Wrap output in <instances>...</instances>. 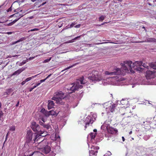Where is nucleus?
<instances>
[{
  "label": "nucleus",
  "mask_w": 156,
  "mask_h": 156,
  "mask_svg": "<svg viewBox=\"0 0 156 156\" xmlns=\"http://www.w3.org/2000/svg\"><path fill=\"white\" fill-rule=\"evenodd\" d=\"M136 85V84H133V85H132V87L133 88V87H134L135 85Z\"/></svg>",
  "instance_id": "680f3d73"
},
{
  "label": "nucleus",
  "mask_w": 156,
  "mask_h": 156,
  "mask_svg": "<svg viewBox=\"0 0 156 156\" xmlns=\"http://www.w3.org/2000/svg\"><path fill=\"white\" fill-rule=\"evenodd\" d=\"M83 88V86L80 85L79 83L76 82L74 83L72 87L70 88V90L72 91L71 92H74L76 90L80 88L81 89Z\"/></svg>",
  "instance_id": "9b49d317"
},
{
  "label": "nucleus",
  "mask_w": 156,
  "mask_h": 156,
  "mask_svg": "<svg viewBox=\"0 0 156 156\" xmlns=\"http://www.w3.org/2000/svg\"><path fill=\"white\" fill-rule=\"evenodd\" d=\"M36 144H37V146L40 145V148L41 149L43 148L45 146L48 144V143L47 142V141L46 140H42L41 139L38 141H36L35 143ZM37 145H36L35 146H37Z\"/></svg>",
  "instance_id": "1a4fd4ad"
},
{
  "label": "nucleus",
  "mask_w": 156,
  "mask_h": 156,
  "mask_svg": "<svg viewBox=\"0 0 156 156\" xmlns=\"http://www.w3.org/2000/svg\"><path fill=\"white\" fill-rule=\"evenodd\" d=\"M19 101H18V102L17 103L16 105V106H18L19 105Z\"/></svg>",
  "instance_id": "bf43d9fd"
},
{
  "label": "nucleus",
  "mask_w": 156,
  "mask_h": 156,
  "mask_svg": "<svg viewBox=\"0 0 156 156\" xmlns=\"http://www.w3.org/2000/svg\"><path fill=\"white\" fill-rule=\"evenodd\" d=\"M8 133H7L6 134V138H5V142L7 140V137H8Z\"/></svg>",
  "instance_id": "864d4df0"
},
{
  "label": "nucleus",
  "mask_w": 156,
  "mask_h": 156,
  "mask_svg": "<svg viewBox=\"0 0 156 156\" xmlns=\"http://www.w3.org/2000/svg\"><path fill=\"white\" fill-rule=\"evenodd\" d=\"M83 88V86L80 85L79 83L76 82L74 83L72 87L70 88V90L72 91L71 92H74L76 90L80 88L81 89Z\"/></svg>",
  "instance_id": "9d476101"
},
{
  "label": "nucleus",
  "mask_w": 156,
  "mask_h": 156,
  "mask_svg": "<svg viewBox=\"0 0 156 156\" xmlns=\"http://www.w3.org/2000/svg\"><path fill=\"white\" fill-rule=\"evenodd\" d=\"M51 59V57L50 58L48 59H46L43 62V63H46L49 62Z\"/></svg>",
  "instance_id": "473e14b6"
},
{
  "label": "nucleus",
  "mask_w": 156,
  "mask_h": 156,
  "mask_svg": "<svg viewBox=\"0 0 156 156\" xmlns=\"http://www.w3.org/2000/svg\"><path fill=\"white\" fill-rule=\"evenodd\" d=\"M16 22V20H14L13 21H12L11 22H10L8 23V26H11L13 24H14V23H15Z\"/></svg>",
  "instance_id": "c85d7f7f"
},
{
  "label": "nucleus",
  "mask_w": 156,
  "mask_h": 156,
  "mask_svg": "<svg viewBox=\"0 0 156 156\" xmlns=\"http://www.w3.org/2000/svg\"><path fill=\"white\" fill-rule=\"evenodd\" d=\"M86 125L85 126V129L87 128V126L90 124H92L94 122V120H93V118L90 116H88L86 119Z\"/></svg>",
  "instance_id": "4468645a"
},
{
  "label": "nucleus",
  "mask_w": 156,
  "mask_h": 156,
  "mask_svg": "<svg viewBox=\"0 0 156 156\" xmlns=\"http://www.w3.org/2000/svg\"><path fill=\"white\" fill-rule=\"evenodd\" d=\"M15 126H12L10 127L9 130L13 131H15Z\"/></svg>",
  "instance_id": "7c9ffc66"
},
{
  "label": "nucleus",
  "mask_w": 156,
  "mask_h": 156,
  "mask_svg": "<svg viewBox=\"0 0 156 156\" xmlns=\"http://www.w3.org/2000/svg\"><path fill=\"white\" fill-rule=\"evenodd\" d=\"M77 39H78V38H77V37H76L74 38L73 39V40H76Z\"/></svg>",
  "instance_id": "e2e57ef3"
},
{
  "label": "nucleus",
  "mask_w": 156,
  "mask_h": 156,
  "mask_svg": "<svg viewBox=\"0 0 156 156\" xmlns=\"http://www.w3.org/2000/svg\"><path fill=\"white\" fill-rule=\"evenodd\" d=\"M44 119L42 118V120L43 121V122H44Z\"/></svg>",
  "instance_id": "69168bd1"
},
{
  "label": "nucleus",
  "mask_w": 156,
  "mask_h": 156,
  "mask_svg": "<svg viewBox=\"0 0 156 156\" xmlns=\"http://www.w3.org/2000/svg\"><path fill=\"white\" fill-rule=\"evenodd\" d=\"M104 17L103 16H102L99 17V21H102L103 20H104Z\"/></svg>",
  "instance_id": "c9c22d12"
},
{
  "label": "nucleus",
  "mask_w": 156,
  "mask_h": 156,
  "mask_svg": "<svg viewBox=\"0 0 156 156\" xmlns=\"http://www.w3.org/2000/svg\"><path fill=\"white\" fill-rule=\"evenodd\" d=\"M42 132V134H34V138L33 139V140L34 141V143H35L36 141H38L41 139H42L43 137L47 135V133L46 131L43 130Z\"/></svg>",
  "instance_id": "423d86ee"
},
{
  "label": "nucleus",
  "mask_w": 156,
  "mask_h": 156,
  "mask_svg": "<svg viewBox=\"0 0 156 156\" xmlns=\"http://www.w3.org/2000/svg\"><path fill=\"white\" fill-rule=\"evenodd\" d=\"M39 124L40 125L43 126L45 128H47V126L46 125H44V123L43 122H39Z\"/></svg>",
  "instance_id": "f704fd0d"
},
{
  "label": "nucleus",
  "mask_w": 156,
  "mask_h": 156,
  "mask_svg": "<svg viewBox=\"0 0 156 156\" xmlns=\"http://www.w3.org/2000/svg\"><path fill=\"white\" fill-rule=\"evenodd\" d=\"M16 12L10 16V17H13L14 18L16 17V18L14 20H16V22L21 17H23L24 14H22V10H21L20 11Z\"/></svg>",
  "instance_id": "6e6552de"
},
{
  "label": "nucleus",
  "mask_w": 156,
  "mask_h": 156,
  "mask_svg": "<svg viewBox=\"0 0 156 156\" xmlns=\"http://www.w3.org/2000/svg\"><path fill=\"white\" fill-rule=\"evenodd\" d=\"M88 79L93 82H95L103 80L102 81L103 85H107V80L103 79L101 75L99 74L98 72L97 71L94 70L92 71L88 74Z\"/></svg>",
  "instance_id": "f03ea898"
},
{
  "label": "nucleus",
  "mask_w": 156,
  "mask_h": 156,
  "mask_svg": "<svg viewBox=\"0 0 156 156\" xmlns=\"http://www.w3.org/2000/svg\"><path fill=\"white\" fill-rule=\"evenodd\" d=\"M74 42V40H73V39L71 40L68 41V43H72V42Z\"/></svg>",
  "instance_id": "79ce46f5"
},
{
  "label": "nucleus",
  "mask_w": 156,
  "mask_h": 156,
  "mask_svg": "<svg viewBox=\"0 0 156 156\" xmlns=\"http://www.w3.org/2000/svg\"><path fill=\"white\" fill-rule=\"evenodd\" d=\"M26 82L25 81V80L24 81H23L22 83H21V84L22 85H23L24 84H25V83Z\"/></svg>",
  "instance_id": "de8ad7c7"
},
{
  "label": "nucleus",
  "mask_w": 156,
  "mask_h": 156,
  "mask_svg": "<svg viewBox=\"0 0 156 156\" xmlns=\"http://www.w3.org/2000/svg\"><path fill=\"white\" fill-rule=\"evenodd\" d=\"M118 132L117 130L115 129L114 128L108 129V136L109 133L114 134Z\"/></svg>",
  "instance_id": "6ab92c4d"
},
{
  "label": "nucleus",
  "mask_w": 156,
  "mask_h": 156,
  "mask_svg": "<svg viewBox=\"0 0 156 156\" xmlns=\"http://www.w3.org/2000/svg\"><path fill=\"white\" fill-rule=\"evenodd\" d=\"M12 32H7L6 34H12Z\"/></svg>",
  "instance_id": "09e8293b"
},
{
  "label": "nucleus",
  "mask_w": 156,
  "mask_h": 156,
  "mask_svg": "<svg viewBox=\"0 0 156 156\" xmlns=\"http://www.w3.org/2000/svg\"><path fill=\"white\" fill-rule=\"evenodd\" d=\"M46 79H43V80H40V82H41V83H42L43 82H44L45 81V80H46Z\"/></svg>",
  "instance_id": "a18cd8bd"
},
{
  "label": "nucleus",
  "mask_w": 156,
  "mask_h": 156,
  "mask_svg": "<svg viewBox=\"0 0 156 156\" xmlns=\"http://www.w3.org/2000/svg\"><path fill=\"white\" fill-rule=\"evenodd\" d=\"M132 63V62L131 61H125L123 63L121 64L122 66L121 69L117 68L114 69L112 72H108V75H124L126 73H129L130 72L134 73L135 70L141 72L144 70V68L140 67L143 64L142 62L137 61L131 65Z\"/></svg>",
  "instance_id": "f257e3e1"
},
{
  "label": "nucleus",
  "mask_w": 156,
  "mask_h": 156,
  "mask_svg": "<svg viewBox=\"0 0 156 156\" xmlns=\"http://www.w3.org/2000/svg\"><path fill=\"white\" fill-rule=\"evenodd\" d=\"M35 75L34 76H33L31 77H28V78H26L25 80V81L26 82H28L30 80H31L32 79H33L34 78H35V77H36V76H37V75Z\"/></svg>",
  "instance_id": "b1692460"
},
{
  "label": "nucleus",
  "mask_w": 156,
  "mask_h": 156,
  "mask_svg": "<svg viewBox=\"0 0 156 156\" xmlns=\"http://www.w3.org/2000/svg\"><path fill=\"white\" fill-rule=\"evenodd\" d=\"M51 74H50V75H48L46 78V79L48 78L49 77H50L51 76Z\"/></svg>",
  "instance_id": "603ef678"
},
{
  "label": "nucleus",
  "mask_w": 156,
  "mask_h": 156,
  "mask_svg": "<svg viewBox=\"0 0 156 156\" xmlns=\"http://www.w3.org/2000/svg\"><path fill=\"white\" fill-rule=\"evenodd\" d=\"M81 25L80 24H79L77 25H76L75 27L76 28H79L80 27Z\"/></svg>",
  "instance_id": "c03bdc74"
},
{
  "label": "nucleus",
  "mask_w": 156,
  "mask_h": 156,
  "mask_svg": "<svg viewBox=\"0 0 156 156\" xmlns=\"http://www.w3.org/2000/svg\"><path fill=\"white\" fill-rule=\"evenodd\" d=\"M8 94L7 92H5L4 93V95H8Z\"/></svg>",
  "instance_id": "052dcab7"
},
{
  "label": "nucleus",
  "mask_w": 156,
  "mask_h": 156,
  "mask_svg": "<svg viewBox=\"0 0 156 156\" xmlns=\"http://www.w3.org/2000/svg\"><path fill=\"white\" fill-rule=\"evenodd\" d=\"M111 155H112L110 151H108V156H110Z\"/></svg>",
  "instance_id": "49530a36"
},
{
  "label": "nucleus",
  "mask_w": 156,
  "mask_h": 156,
  "mask_svg": "<svg viewBox=\"0 0 156 156\" xmlns=\"http://www.w3.org/2000/svg\"><path fill=\"white\" fill-rule=\"evenodd\" d=\"M84 80V78L83 76H82V77H81L79 79V81L80 82V83L81 84H84L85 83L83 82V80Z\"/></svg>",
  "instance_id": "bb28decb"
},
{
  "label": "nucleus",
  "mask_w": 156,
  "mask_h": 156,
  "mask_svg": "<svg viewBox=\"0 0 156 156\" xmlns=\"http://www.w3.org/2000/svg\"><path fill=\"white\" fill-rule=\"evenodd\" d=\"M55 97H53L52 99L55 101L58 104H63L64 103L62 101V100L66 97L64 93L62 91H58L55 93Z\"/></svg>",
  "instance_id": "7ed1b4c3"
},
{
  "label": "nucleus",
  "mask_w": 156,
  "mask_h": 156,
  "mask_svg": "<svg viewBox=\"0 0 156 156\" xmlns=\"http://www.w3.org/2000/svg\"><path fill=\"white\" fill-rule=\"evenodd\" d=\"M48 109L52 108L54 106V103L52 101L49 100L48 101Z\"/></svg>",
  "instance_id": "a211bd4d"
},
{
  "label": "nucleus",
  "mask_w": 156,
  "mask_h": 156,
  "mask_svg": "<svg viewBox=\"0 0 156 156\" xmlns=\"http://www.w3.org/2000/svg\"><path fill=\"white\" fill-rule=\"evenodd\" d=\"M117 77H118V76H113V77H108V81H109L110 80H111V79H114V78H115V79H116V81H119L121 80H120V79H118V80L116 79ZM118 78V77H117V78Z\"/></svg>",
  "instance_id": "a878e982"
},
{
  "label": "nucleus",
  "mask_w": 156,
  "mask_h": 156,
  "mask_svg": "<svg viewBox=\"0 0 156 156\" xmlns=\"http://www.w3.org/2000/svg\"><path fill=\"white\" fill-rule=\"evenodd\" d=\"M132 131H130L129 132V134H132Z\"/></svg>",
  "instance_id": "338daca9"
},
{
  "label": "nucleus",
  "mask_w": 156,
  "mask_h": 156,
  "mask_svg": "<svg viewBox=\"0 0 156 156\" xmlns=\"http://www.w3.org/2000/svg\"><path fill=\"white\" fill-rule=\"evenodd\" d=\"M62 23H61L60 25H58V26L59 28H60L62 26Z\"/></svg>",
  "instance_id": "5fc2aeb1"
},
{
  "label": "nucleus",
  "mask_w": 156,
  "mask_h": 156,
  "mask_svg": "<svg viewBox=\"0 0 156 156\" xmlns=\"http://www.w3.org/2000/svg\"><path fill=\"white\" fill-rule=\"evenodd\" d=\"M101 129L102 130V133L105 134V136H106L107 131V124L106 122H105L102 125Z\"/></svg>",
  "instance_id": "ddd939ff"
},
{
  "label": "nucleus",
  "mask_w": 156,
  "mask_h": 156,
  "mask_svg": "<svg viewBox=\"0 0 156 156\" xmlns=\"http://www.w3.org/2000/svg\"><path fill=\"white\" fill-rule=\"evenodd\" d=\"M81 36V35H80V36L77 37V38H80Z\"/></svg>",
  "instance_id": "0e129e2a"
},
{
  "label": "nucleus",
  "mask_w": 156,
  "mask_h": 156,
  "mask_svg": "<svg viewBox=\"0 0 156 156\" xmlns=\"http://www.w3.org/2000/svg\"><path fill=\"white\" fill-rule=\"evenodd\" d=\"M3 113L2 111L0 109V119L1 120V118L3 116Z\"/></svg>",
  "instance_id": "e433bc0d"
},
{
  "label": "nucleus",
  "mask_w": 156,
  "mask_h": 156,
  "mask_svg": "<svg viewBox=\"0 0 156 156\" xmlns=\"http://www.w3.org/2000/svg\"><path fill=\"white\" fill-rule=\"evenodd\" d=\"M124 99H122V100L120 101L121 102V103L122 104V105H124L126 103H124L123 102V101H124Z\"/></svg>",
  "instance_id": "ea45409f"
},
{
  "label": "nucleus",
  "mask_w": 156,
  "mask_h": 156,
  "mask_svg": "<svg viewBox=\"0 0 156 156\" xmlns=\"http://www.w3.org/2000/svg\"><path fill=\"white\" fill-rule=\"evenodd\" d=\"M35 88V87H34V86L33 87L30 88L29 90V91L30 92H31Z\"/></svg>",
  "instance_id": "a19ab883"
},
{
  "label": "nucleus",
  "mask_w": 156,
  "mask_h": 156,
  "mask_svg": "<svg viewBox=\"0 0 156 156\" xmlns=\"http://www.w3.org/2000/svg\"><path fill=\"white\" fill-rule=\"evenodd\" d=\"M34 134H33V133L32 132V131L29 130H28L27 132V134L26 135V143L27 144H29L30 142H32L33 141L34 142L33 140V139H34ZM34 143V142H33Z\"/></svg>",
  "instance_id": "0eeeda50"
},
{
  "label": "nucleus",
  "mask_w": 156,
  "mask_h": 156,
  "mask_svg": "<svg viewBox=\"0 0 156 156\" xmlns=\"http://www.w3.org/2000/svg\"><path fill=\"white\" fill-rule=\"evenodd\" d=\"M26 39V38L25 37H23L21 38H20V39L18 40V41H19V42L20 41H23V40H24Z\"/></svg>",
  "instance_id": "72a5a7b5"
},
{
  "label": "nucleus",
  "mask_w": 156,
  "mask_h": 156,
  "mask_svg": "<svg viewBox=\"0 0 156 156\" xmlns=\"http://www.w3.org/2000/svg\"><path fill=\"white\" fill-rule=\"evenodd\" d=\"M143 138L145 140H147L149 138V135H145L144 136Z\"/></svg>",
  "instance_id": "c756f323"
},
{
  "label": "nucleus",
  "mask_w": 156,
  "mask_h": 156,
  "mask_svg": "<svg viewBox=\"0 0 156 156\" xmlns=\"http://www.w3.org/2000/svg\"><path fill=\"white\" fill-rule=\"evenodd\" d=\"M74 65H72V66H69V67H68L65 68L62 71H65L66 70H67V69H69L70 68H71L73 67V66Z\"/></svg>",
  "instance_id": "4c0bfd02"
},
{
  "label": "nucleus",
  "mask_w": 156,
  "mask_h": 156,
  "mask_svg": "<svg viewBox=\"0 0 156 156\" xmlns=\"http://www.w3.org/2000/svg\"><path fill=\"white\" fill-rule=\"evenodd\" d=\"M156 42V39L154 38H147L145 41H140L138 42L139 43H142L144 42Z\"/></svg>",
  "instance_id": "f3484780"
},
{
  "label": "nucleus",
  "mask_w": 156,
  "mask_h": 156,
  "mask_svg": "<svg viewBox=\"0 0 156 156\" xmlns=\"http://www.w3.org/2000/svg\"><path fill=\"white\" fill-rule=\"evenodd\" d=\"M93 131L95 132L94 133H96V132H97V130L96 129H94Z\"/></svg>",
  "instance_id": "6e6d98bb"
},
{
  "label": "nucleus",
  "mask_w": 156,
  "mask_h": 156,
  "mask_svg": "<svg viewBox=\"0 0 156 156\" xmlns=\"http://www.w3.org/2000/svg\"><path fill=\"white\" fill-rule=\"evenodd\" d=\"M75 24V23H72L70 25V27H73Z\"/></svg>",
  "instance_id": "58836bf2"
},
{
  "label": "nucleus",
  "mask_w": 156,
  "mask_h": 156,
  "mask_svg": "<svg viewBox=\"0 0 156 156\" xmlns=\"http://www.w3.org/2000/svg\"><path fill=\"white\" fill-rule=\"evenodd\" d=\"M39 30V29L38 28H34L32 29H31L30 30H28V32H32L35 31H38Z\"/></svg>",
  "instance_id": "2f4dec72"
},
{
  "label": "nucleus",
  "mask_w": 156,
  "mask_h": 156,
  "mask_svg": "<svg viewBox=\"0 0 156 156\" xmlns=\"http://www.w3.org/2000/svg\"><path fill=\"white\" fill-rule=\"evenodd\" d=\"M40 84H41V83H37V84H36V85L34 86V87H35L36 88V87H37V86H38Z\"/></svg>",
  "instance_id": "37998d69"
},
{
  "label": "nucleus",
  "mask_w": 156,
  "mask_h": 156,
  "mask_svg": "<svg viewBox=\"0 0 156 156\" xmlns=\"http://www.w3.org/2000/svg\"><path fill=\"white\" fill-rule=\"evenodd\" d=\"M15 5L16 3L15 2H14L12 4L11 7L7 10V12H9V11H11L13 9L14 11L15 12H18V8H16L17 7H16Z\"/></svg>",
  "instance_id": "dca6fc26"
},
{
  "label": "nucleus",
  "mask_w": 156,
  "mask_h": 156,
  "mask_svg": "<svg viewBox=\"0 0 156 156\" xmlns=\"http://www.w3.org/2000/svg\"><path fill=\"white\" fill-rule=\"evenodd\" d=\"M99 148V147L98 146H92L91 147V150L89 151L90 155H97V154L98 152V150Z\"/></svg>",
  "instance_id": "f8f14e48"
},
{
  "label": "nucleus",
  "mask_w": 156,
  "mask_h": 156,
  "mask_svg": "<svg viewBox=\"0 0 156 156\" xmlns=\"http://www.w3.org/2000/svg\"><path fill=\"white\" fill-rule=\"evenodd\" d=\"M150 66L154 69H156V62H153L149 64Z\"/></svg>",
  "instance_id": "4be33fe9"
},
{
  "label": "nucleus",
  "mask_w": 156,
  "mask_h": 156,
  "mask_svg": "<svg viewBox=\"0 0 156 156\" xmlns=\"http://www.w3.org/2000/svg\"><path fill=\"white\" fill-rule=\"evenodd\" d=\"M122 139L123 141H125V138L123 136L122 137Z\"/></svg>",
  "instance_id": "4d7b16f0"
},
{
  "label": "nucleus",
  "mask_w": 156,
  "mask_h": 156,
  "mask_svg": "<svg viewBox=\"0 0 156 156\" xmlns=\"http://www.w3.org/2000/svg\"><path fill=\"white\" fill-rule=\"evenodd\" d=\"M96 135V133H91L89 136L91 139H94Z\"/></svg>",
  "instance_id": "5701e85b"
},
{
  "label": "nucleus",
  "mask_w": 156,
  "mask_h": 156,
  "mask_svg": "<svg viewBox=\"0 0 156 156\" xmlns=\"http://www.w3.org/2000/svg\"><path fill=\"white\" fill-rule=\"evenodd\" d=\"M109 98V101H108V103L110 102H111L110 103V105L108 106L109 110L110 112H113L114 111L117 105L113 102V97L112 94H110Z\"/></svg>",
  "instance_id": "39448f33"
},
{
  "label": "nucleus",
  "mask_w": 156,
  "mask_h": 156,
  "mask_svg": "<svg viewBox=\"0 0 156 156\" xmlns=\"http://www.w3.org/2000/svg\"><path fill=\"white\" fill-rule=\"evenodd\" d=\"M142 66L147 69H149V66L147 65V63H144L142 65Z\"/></svg>",
  "instance_id": "cd10ccee"
},
{
  "label": "nucleus",
  "mask_w": 156,
  "mask_h": 156,
  "mask_svg": "<svg viewBox=\"0 0 156 156\" xmlns=\"http://www.w3.org/2000/svg\"><path fill=\"white\" fill-rule=\"evenodd\" d=\"M24 70V69H19L18 70L16 71L14 73L12 74V76L20 74Z\"/></svg>",
  "instance_id": "412c9836"
},
{
  "label": "nucleus",
  "mask_w": 156,
  "mask_h": 156,
  "mask_svg": "<svg viewBox=\"0 0 156 156\" xmlns=\"http://www.w3.org/2000/svg\"><path fill=\"white\" fill-rule=\"evenodd\" d=\"M49 114L51 115H58V113L54 111L53 110H51L49 112Z\"/></svg>",
  "instance_id": "393cba45"
},
{
  "label": "nucleus",
  "mask_w": 156,
  "mask_h": 156,
  "mask_svg": "<svg viewBox=\"0 0 156 156\" xmlns=\"http://www.w3.org/2000/svg\"><path fill=\"white\" fill-rule=\"evenodd\" d=\"M44 149L45 153H49L51 151V148L50 146H48L47 144L43 147Z\"/></svg>",
  "instance_id": "aec40b11"
},
{
  "label": "nucleus",
  "mask_w": 156,
  "mask_h": 156,
  "mask_svg": "<svg viewBox=\"0 0 156 156\" xmlns=\"http://www.w3.org/2000/svg\"><path fill=\"white\" fill-rule=\"evenodd\" d=\"M30 127L32 130L36 134H42L43 130L40 127V125L36 123L35 122L33 121L32 122Z\"/></svg>",
  "instance_id": "20e7f679"
},
{
  "label": "nucleus",
  "mask_w": 156,
  "mask_h": 156,
  "mask_svg": "<svg viewBox=\"0 0 156 156\" xmlns=\"http://www.w3.org/2000/svg\"><path fill=\"white\" fill-rule=\"evenodd\" d=\"M34 58V57H30L29 58V60H31L33 59Z\"/></svg>",
  "instance_id": "3c124183"
},
{
  "label": "nucleus",
  "mask_w": 156,
  "mask_h": 156,
  "mask_svg": "<svg viewBox=\"0 0 156 156\" xmlns=\"http://www.w3.org/2000/svg\"><path fill=\"white\" fill-rule=\"evenodd\" d=\"M46 3V2H45L42 3L41 5H43Z\"/></svg>",
  "instance_id": "13d9d810"
},
{
  "label": "nucleus",
  "mask_w": 156,
  "mask_h": 156,
  "mask_svg": "<svg viewBox=\"0 0 156 156\" xmlns=\"http://www.w3.org/2000/svg\"><path fill=\"white\" fill-rule=\"evenodd\" d=\"M147 1L149 2V0H148ZM147 3L150 6H151L152 5V4L150 2H147Z\"/></svg>",
  "instance_id": "8fccbe9b"
},
{
  "label": "nucleus",
  "mask_w": 156,
  "mask_h": 156,
  "mask_svg": "<svg viewBox=\"0 0 156 156\" xmlns=\"http://www.w3.org/2000/svg\"><path fill=\"white\" fill-rule=\"evenodd\" d=\"M19 42V41H15V42H14V44H16L17 43Z\"/></svg>",
  "instance_id": "774afa93"
},
{
  "label": "nucleus",
  "mask_w": 156,
  "mask_h": 156,
  "mask_svg": "<svg viewBox=\"0 0 156 156\" xmlns=\"http://www.w3.org/2000/svg\"><path fill=\"white\" fill-rule=\"evenodd\" d=\"M146 76L147 78L148 79L154 78V71L150 70L147 71Z\"/></svg>",
  "instance_id": "2eb2a0df"
}]
</instances>
